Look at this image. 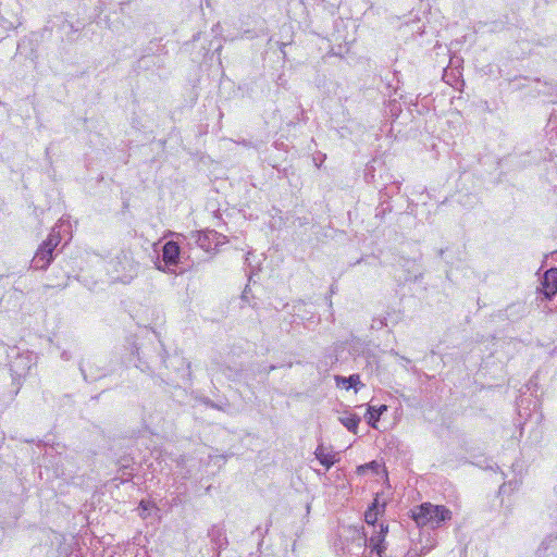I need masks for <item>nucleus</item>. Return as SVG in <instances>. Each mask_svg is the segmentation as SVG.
Returning <instances> with one entry per match:
<instances>
[{"label":"nucleus","instance_id":"1","mask_svg":"<svg viewBox=\"0 0 557 557\" xmlns=\"http://www.w3.org/2000/svg\"><path fill=\"white\" fill-rule=\"evenodd\" d=\"M413 519L419 525H429L434 529L442 522L450 520L451 511L445 506L425 503L413 512Z\"/></svg>","mask_w":557,"mask_h":557},{"label":"nucleus","instance_id":"2","mask_svg":"<svg viewBox=\"0 0 557 557\" xmlns=\"http://www.w3.org/2000/svg\"><path fill=\"white\" fill-rule=\"evenodd\" d=\"M60 243V234L52 228L47 239L39 246L33 260L32 268L35 270H46L53 260V251Z\"/></svg>","mask_w":557,"mask_h":557},{"label":"nucleus","instance_id":"3","mask_svg":"<svg viewBox=\"0 0 557 557\" xmlns=\"http://www.w3.org/2000/svg\"><path fill=\"white\" fill-rule=\"evenodd\" d=\"M387 525H380V531L376 534H372L369 540H366V545L369 548V557H382L385 550L384 537L387 533Z\"/></svg>","mask_w":557,"mask_h":557},{"label":"nucleus","instance_id":"4","mask_svg":"<svg viewBox=\"0 0 557 557\" xmlns=\"http://www.w3.org/2000/svg\"><path fill=\"white\" fill-rule=\"evenodd\" d=\"M541 293L545 298L550 299L557 293V269L547 270L541 280Z\"/></svg>","mask_w":557,"mask_h":557},{"label":"nucleus","instance_id":"5","mask_svg":"<svg viewBox=\"0 0 557 557\" xmlns=\"http://www.w3.org/2000/svg\"><path fill=\"white\" fill-rule=\"evenodd\" d=\"M180 257V246L175 242H168L162 249V259L166 265H176Z\"/></svg>","mask_w":557,"mask_h":557},{"label":"nucleus","instance_id":"6","mask_svg":"<svg viewBox=\"0 0 557 557\" xmlns=\"http://www.w3.org/2000/svg\"><path fill=\"white\" fill-rule=\"evenodd\" d=\"M315 458L320 461L325 469H330L336 461V455L327 451L323 445H319L314 451Z\"/></svg>","mask_w":557,"mask_h":557},{"label":"nucleus","instance_id":"7","mask_svg":"<svg viewBox=\"0 0 557 557\" xmlns=\"http://www.w3.org/2000/svg\"><path fill=\"white\" fill-rule=\"evenodd\" d=\"M337 385L342 384L345 388L354 387L356 391L358 389V385H361L360 376L358 374H352L348 377L336 376L335 377Z\"/></svg>","mask_w":557,"mask_h":557},{"label":"nucleus","instance_id":"8","mask_svg":"<svg viewBox=\"0 0 557 557\" xmlns=\"http://www.w3.org/2000/svg\"><path fill=\"white\" fill-rule=\"evenodd\" d=\"M387 410L386 405H382L379 408L374 406H369L368 408V423L375 428V422L379 421L381 414Z\"/></svg>","mask_w":557,"mask_h":557},{"label":"nucleus","instance_id":"9","mask_svg":"<svg viewBox=\"0 0 557 557\" xmlns=\"http://www.w3.org/2000/svg\"><path fill=\"white\" fill-rule=\"evenodd\" d=\"M342 424L350 432L357 433L358 425L360 423V418L356 414H349L347 417L339 418Z\"/></svg>","mask_w":557,"mask_h":557},{"label":"nucleus","instance_id":"10","mask_svg":"<svg viewBox=\"0 0 557 557\" xmlns=\"http://www.w3.org/2000/svg\"><path fill=\"white\" fill-rule=\"evenodd\" d=\"M379 506H380V504H379V499L376 497L374 499L372 506H370L364 513V520L368 524L374 525V523L376 522L377 516H379Z\"/></svg>","mask_w":557,"mask_h":557},{"label":"nucleus","instance_id":"11","mask_svg":"<svg viewBox=\"0 0 557 557\" xmlns=\"http://www.w3.org/2000/svg\"><path fill=\"white\" fill-rule=\"evenodd\" d=\"M81 371L85 377V380L96 381L98 377L102 376L100 373H94L91 364L83 363L81 366Z\"/></svg>","mask_w":557,"mask_h":557},{"label":"nucleus","instance_id":"12","mask_svg":"<svg viewBox=\"0 0 557 557\" xmlns=\"http://www.w3.org/2000/svg\"><path fill=\"white\" fill-rule=\"evenodd\" d=\"M152 508V505L148 500H141L138 507V513L143 519H146L149 516V510Z\"/></svg>","mask_w":557,"mask_h":557},{"label":"nucleus","instance_id":"13","mask_svg":"<svg viewBox=\"0 0 557 557\" xmlns=\"http://www.w3.org/2000/svg\"><path fill=\"white\" fill-rule=\"evenodd\" d=\"M197 243L198 245L206 249V250H209L210 249V243H209V237L207 234H199L198 235V239H197Z\"/></svg>","mask_w":557,"mask_h":557},{"label":"nucleus","instance_id":"14","mask_svg":"<svg viewBox=\"0 0 557 557\" xmlns=\"http://www.w3.org/2000/svg\"><path fill=\"white\" fill-rule=\"evenodd\" d=\"M366 468H367V469H368V468H371V469H373V470L377 471V469L380 468V465H379L376 461H372V462H370V463H367V465H364V466L359 467V471H362V470H364Z\"/></svg>","mask_w":557,"mask_h":557},{"label":"nucleus","instance_id":"15","mask_svg":"<svg viewBox=\"0 0 557 557\" xmlns=\"http://www.w3.org/2000/svg\"><path fill=\"white\" fill-rule=\"evenodd\" d=\"M206 404H207V405H209V406H210V407H212V408H215V409H219V410H221V409H222L219 405L214 404V403H213V401H211V400H207V401H206Z\"/></svg>","mask_w":557,"mask_h":557}]
</instances>
